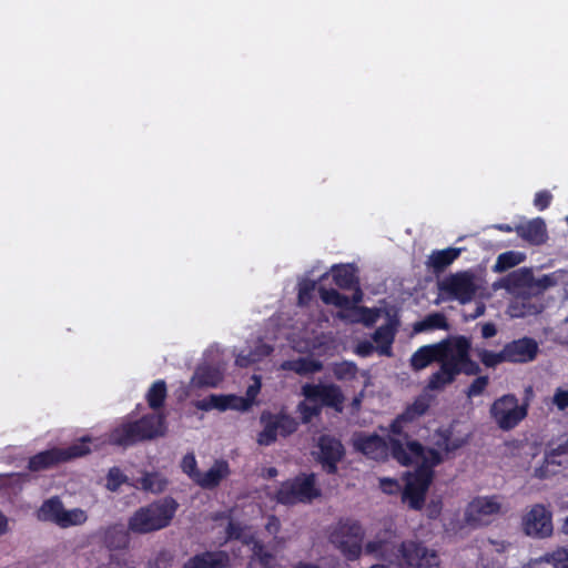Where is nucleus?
Listing matches in <instances>:
<instances>
[{
	"mask_svg": "<svg viewBox=\"0 0 568 568\" xmlns=\"http://www.w3.org/2000/svg\"><path fill=\"white\" fill-rule=\"evenodd\" d=\"M362 292L357 290L353 295V300H351V305L358 306L357 304L362 301Z\"/></svg>",
	"mask_w": 568,
	"mask_h": 568,
	"instance_id": "nucleus-61",
	"label": "nucleus"
},
{
	"mask_svg": "<svg viewBox=\"0 0 568 568\" xmlns=\"http://www.w3.org/2000/svg\"><path fill=\"white\" fill-rule=\"evenodd\" d=\"M524 568H568V551L558 549L550 555L529 561Z\"/></svg>",
	"mask_w": 568,
	"mask_h": 568,
	"instance_id": "nucleus-27",
	"label": "nucleus"
},
{
	"mask_svg": "<svg viewBox=\"0 0 568 568\" xmlns=\"http://www.w3.org/2000/svg\"><path fill=\"white\" fill-rule=\"evenodd\" d=\"M463 251L464 248L462 247H448L433 251L427 257L426 265L434 272H442L457 260Z\"/></svg>",
	"mask_w": 568,
	"mask_h": 568,
	"instance_id": "nucleus-25",
	"label": "nucleus"
},
{
	"mask_svg": "<svg viewBox=\"0 0 568 568\" xmlns=\"http://www.w3.org/2000/svg\"><path fill=\"white\" fill-rule=\"evenodd\" d=\"M334 374L338 379L354 377L356 374V367L349 363L337 364L334 367Z\"/></svg>",
	"mask_w": 568,
	"mask_h": 568,
	"instance_id": "nucleus-49",
	"label": "nucleus"
},
{
	"mask_svg": "<svg viewBox=\"0 0 568 568\" xmlns=\"http://www.w3.org/2000/svg\"><path fill=\"white\" fill-rule=\"evenodd\" d=\"M271 353V347L266 344H260L255 351L250 352L247 355L240 353L236 355L235 363L237 366L246 367L253 363L261 361L264 356Z\"/></svg>",
	"mask_w": 568,
	"mask_h": 568,
	"instance_id": "nucleus-38",
	"label": "nucleus"
},
{
	"mask_svg": "<svg viewBox=\"0 0 568 568\" xmlns=\"http://www.w3.org/2000/svg\"><path fill=\"white\" fill-rule=\"evenodd\" d=\"M429 408V398L427 396H419L415 402L409 405L406 410L399 415L390 425V432L394 435L402 433L403 424L413 422L423 416Z\"/></svg>",
	"mask_w": 568,
	"mask_h": 568,
	"instance_id": "nucleus-21",
	"label": "nucleus"
},
{
	"mask_svg": "<svg viewBox=\"0 0 568 568\" xmlns=\"http://www.w3.org/2000/svg\"><path fill=\"white\" fill-rule=\"evenodd\" d=\"M211 402H213L214 409L226 410L234 409L239 412H245V402L236 395H211Z\"/></svg>",
	"mask_w": 568,
	"mask_h": 568,
	"instance_id": "nucleus-30",
	"label": "nucleus"
},
{
	"mask_svg": "<svg viewBox=\"0 0 568 568\" xmlns=\"http://www.w3.org/2000/svg\"><path fill=\"white\" fill-rule=\"evenodd\" d=\"M562 531L564 534L568 535V517L564 520Z\"/></svg>",
	"mask_w": 568,
	"mask_h": 568,
	"instance_id": "nucleus-63",
	"label": "nucleus"
},
{
	"mask_svg": "<svg viewBox=\"0 0 568 568\" xmlns=\"http://www.w3.org/2000/svg\"><path fill=\"white\" fill-rule=\"evenodd\" d=\"M501 511L496 496H479L468 503L464 511V521L470 527L488 525Z\"/></svg>",
	"mask_w": 568,
	"mask_h": 568,
	"instance_id": "nucleus-13",
	"label": "nucleus"
},
{
	"mask_svg": "<svg viewBox=\"0 0 568 568\" xmlns=\"http://www.w3.org/2000/svg\"><path fill=\"white\" fill-rule=\"evenodd\" d=\"M252 379H253V384H251L247 387L246 395L244 397L240 396V398L245 402V412L250 410L251 407L254 405L255 398H256V396L258 395V393L261 390V379H260V377L254 375L252 377Z\"/></svg>",
	"mask_w": 568,
	"mask_h": 568,
	"instance_id": "nucleus-43",
	"label": "nucleus"
},
{
	"mask_svg": "<svg viewBox=\"0 0 568 568\" xmlns=\"http://www.w3.org/2000/svg\"><path fill=\"white\" fill-rule=\"evenodd\" d=\"M281 368L284 371H293L300 375H305L321 371L322 365L318 362L310 361L306 358H297L283 362L281 364Z\"/></svg>",
	"mask_w": 568,
	"mask_h": 568,
	"instance_id": "nucleus-31",
	"label": "nucleus"
},
{
	"mask_svg": "<svg viewBox=\"0 0 568 568\" xmlns=\"http://www.w3.org/2000/svg\"><path fill=\"white\" fill-rule=\"evenodd\" d=\"M302 394L310 402H317L320 406L326 405L336 408L337 410L342 409L343 395L341 389L332 384H305L302 387Z\"/></svg>",
	"mask_w": 568,
	"mask_h": 568,
	"instance_id": "nucleus-15",
	"label": "nucleus"
},
{
	"mask_svg": "<svg viewBox=\"0 0 568 568\" xmlns=\"http://www.w3.org/2000/svg\"><path fill=\"white\" fill-rule=\"evenodd\" d=\"M88 519L87 513L81 508L65 509L63 508L61 518L58 526L61 528H69L72 526H80Z\"/></svg>",
	"mask_w": 568,
	"mask_h": 568,
	"instance_id": "nucleus-37",
	"label": "nucleus"
},
{
	"mask_svg": "<svg viewBox=\"0 0 568 568\" xmlns=\"http://www.w3.org/2000/svg\"><path fill=\"white\" fill-rule=\"evenodd\" d=\"M517 233L524 240L536 245L544 243L547 239L546 225L541 219H534L519 225Z\"/></svg>",
	"mask_w": 568,
	"mask_h": 568,
	"instance_id": "nucleus-26",
	"label": "nucleus"
},
{
	"mask_svg": "<svg viewBox=\"0 0 568 568\" xmlns=\"http://www.w3.org/2000/svg\"><path fill=\"white\" fill-rule=\"evenodd\" d=\"M9 530V520L7 516L0 510V536Z\"/></svg>",
	"mask_w": 568,
	"mask_h": 568,
	"instance_id": "nucleus-59",
	"label": "nucleus"
},
{
	"mask_svg": "<svg viewBox=\"0 0 568 568\" xmlns=\"http://www.w3.org/2000/svg\"><path fill=\"white\" fill-rule=\"evenodd\" d=\"M442 294L462 304L469 303L474 298H489L484 278L471 271L456 272L449 274L438 282Z\"/></svg>",
	"mask_w": 568,
	"mask_h": 568,
	"instance_id": "nucleus-5",
	"label": "nucleus"
},
{
	"mask_svg": "<svg viewBox=\"0 0 568 568\" xmlns=\"http://www.w3.org/2000/svg\"><path fill=\"white\" fill-rule=\"evenodd\" d=\"M466 442V437H455L445 430H438L432 436V447L427 449H424L417 442L402 443L392 438L393 457L403 465H417V469L406 476L403 500L408 503L413 509H420L434 476L433 468L445 457L463 447Z\"/></svg>",
	"mask_w": 568,
	"mask_h": 568,
	"instance_id": "nucleus-1",
	"label": "nucleus"
},
{
	"mask_svg": "<svg viewBox=\"0 0 568 568\" xmlns=\"http://www.w3.org/2000/svg\"><path fill=\"white\" fill-rule=\"evenodd\" d=\"M123 562L124 565H129V561L128 559L125 558H120L119 556H112L111 557V567L110 568H116V567H113V566H118L120 565V562Z\"/></svg>",
	"mask_w": 568,
	"mask_h": 568,
	"instance_id": "nucleus-60",
	"label": "nucleus"
},
{
	"mask_svg": "<svg viewBox=\"0 0 568 568\" xmlns=\"http://www.w3.org/2000/svg\"><path fill=\"white\" fill-rule=\"evenodd\" d=\"M497 333L496 326L493 323H486L481 327V335L485 338H490Z\"/></svg>",
	"mask_w": 568,
	"mask_h": 568,
	"instance_id": "nucleus-57",
	"label": "nucleus"
},
{
	"mask_svg": "<svg viewBox=\"0 0 568 568\" xmlns=\"http://www.w3.org/2000/svg\"><path fill=\"white\" fill-rule=\"evenodd\" d=\"M229 561V555L224 551L205 552L191 558L183 568H224Z\"/></svg>",
	"mask_w": 568,
	"mask_h": 568,
	"instance_id": "nucleus-24",
	"label": "nucleus"
},
{
	"mask_svg": "<svg viewBox=\"0 0 568 568\" xmlns=\"http://www.w3.org/2000/svg\"><path fill=\"white\" fill-rule=\"evenodd\" d=\"M356 353L361 356H369L376 352V346L373 341H361L356 345Z\"/></svg>",
	"mask_w": 568,
	"mask_h": 568,
	"instance_id": "nucleus-53",
	"label": "nucleus"
},
{
	"mask_svg": "<svg viewBox=\"0 0 568 568\" xmlns=\"http://www.w3.org/2000/svg\"><path fill=\"white\" fill-rule=\"evenodd\" d=\"M397 322L389 318L387 324L378 327L373 334V343L376 346V353L383 356L392 355V344L395 338Z\"/></svg>",
	"mask_w": 568,
	"mask_h": 568,
	"instance_id": "nucleus-22",
	"label": "nucleus"
},
{
	"mask_svg": "<svg viewBox=\"0 0 568 568\" xmlns=\"http://www.w3.org/2000/svg\"><path fill=\"white\" fill-rule=\"evenodd\" d=\"M365 554L398 568H433L439 564L436 551L423 544L414 540L397 542L396 529L392 521H385L374 538L365 544Z\"/></svg>",
	"mask_w": 568,
	"mask_h": 568,
	"instance_id": "nucleus-3",
	"label": "nucleus"
},
{
	"mask_svg": "<svg viewBox=\"0 0 568 568\" xmlns=\"http://www.w3.org/2000/svg\"><path fill=\"white\" fill-rule=\"evenodd\" d=\"M315 288V283L308 280L301 281L298 283V302L300 304H306L311 297V293Z\"/></svg>",
	"mask_w": 568,
	"mask_h": 568,
	"instance_id": "nucleus-47",
	"label": "nucleus"
},
{
	"mask_svg": "<svg viewBox=\"0 0 568 568\" xmlns=\"http://www.w3.org/2000/svg\"><path fill=\"white\" fill-rule=\"evenodd\" d=\"M229 538L240 539L251 547L252 556L247 568H281V557L266 549L261 542L254 539L251 531L239 524L230 523L227 528Z\"/></svg>",
	"mask_w": 568,
	"mask_h": 568,
	"instance_id": "nucleus-7",
	"label": "nucleus"
},
{
	"mask_svg": "<svg viewBox=\"0 0 568 568\" xmlns=\"http://www.w3.org/2000/svg\"><path fill=\"white\" fill-rule=\"evenodd\" d=\"M326 566H334V560L332 558H322L316 564H300L294 568H324Z\"/></svg>",
	"mask_w": 568,
	"mask_h": 568,
	"instance_id": "nucleus-55",
	"label": "nucleus"
},
{
	"mask_svg": "<svg viewBox=\"0 0 568 568\" xmlns=\"http://www.w3.org/2000/svg\"><path fill=\"white\" fill-rule=\"evenodd\" d=\"M297 412L304 423H308L314 416L320 414L321 406L317 402H310L305 398L304 402L297 406Z\"/></svg>",
	"mask_w": 568,
	"mask_h": 568,
	"instance_id": "nucleus-42",
	"label": "nucleus"
},
{
	"mask_svg": "<svg viewBox=\"0 0 568 568\" xmlns=\"http://www.w3.org/2000/svg\"><path fill=\"white\" fill-rule=\"evenodd\" d=\"M166 433L165 417L162 414L144 416L139 422L125 423L109 435V442L129 446L139 440L164 436Z\"/></svg>",
	"mask_w": 568,
	"mask_h": 568,
	"instance_id": "nucleus-6",
	"label": "nucleus"
},
{
	"mask_svg": "<svg viewBox=\"0 0 568 568\" xmlns=\"http://www.w3.org/2000/svg\"><path fill=\"white\" fill-rule=\"evenodd\" d=\"M525 260V254L521 252L508 251L498 255L493 271L496 273H503L518 264H520Z\"/></svg>",
	"mask_w": 568,
	"mask_h": 568,
	"instance_id": "nucleus-33",
	"label": "nucleus"
},
{
	"mask_svg": "<svg viewBox=\"0 0 568 568\" xmlns=\"http://www.w3.org/2000/svg\"><path fill=\"white\" fill-rule=\"evenodd\" d=\"M484 312H485V305L484 304H477L474 317L481 316L484 314Z\"/></svg>",
	"mask_w": 568,
	"mask_h": 568,
	"instance_id": "nucleus-62",
	"label": "nucleus"
},
{
	"mask_svg": "<svg viewBox=\"0 0 568 568\" xmlns=\"http://www.w3.org/2000/svg\"><path fill=\"white\" fill-rule=\"evenodd\" d=\"M171 561L172 555L166 550H161L149 561V568H169Z\"/></svg>",
	"mask_w": 568,
	"mask_h": 568,
	"instance_id": "nucleus-46",
	"label": "nucleus"
},
{
	"mask_svg": "<svg viewBox=\"0 0 568 568\" xmlns=\"http://www.w3.org/2000/svg\"><path fill=\"white\" fill-rule=\"evenodd\" d=\"M521 527L525 535L531 538H547L552 534V514L541 504L531 506L523 516Z\"/></svg>",
	"mask_w": 568,
	"mask_h": 568,
	"instance_id": "nucleus-14",
	"label": "nucleus"
},
{
	"mask_svg": "<svg viewBox=\"0 0 568 568\" xmlns=\"http://www.w3.org/2000/svg\"><path fill=\"white\" fill-rule=\"evenodd\" d=\"M538 344L535 339L524 337L513 341L504 346V355L510 363H527L535 359Z\"/></svg>",
	"mask_w": 568,
	"mask_h": 568,
	"instance_id": "nucleus-16",
	"label": "nucleus"
},
{
	"mask_svg": "<svg viewBox=\"0 0 568 568\" xmlns=\"http://www.w3.org/2000/svg\"><path fill=\"white\" fill-rule=\"evenodd\" d=\"M477 356L481 363L487 367H495L500 363L507 362L506 355H504V348L496 353L487 349H480L477 352Z\"/></svg>",
	"mask_w": 568,
	"mask_h": 568,
	"instance_id": "nucleus-41",
	"label": "nucleus"
},
{
	"mask_svg": "<svg viewBox=\"0 0 568 568\" xmlns=\"http://www.w3.org/2000/svg\"><path fill=\"white\" fill-rule=\"evenodd\" d=\"M63 508L62 503L58 498H51L42 504L38 511V518L58 525Z\"/></svg>",
	"mask_w": 568,
	"mask_h": 568,
	"instance_id": "nucleus-29",
	"label": "nucleus"
},
{
	"mask_svg": "<svg viewBox=\"0 0 568 568\" xmlns=\"http://www.w3.org/2000/svg\"><path fill=\"white\" fill-rule=\"evenodd\" d=\"M551 404L560 412L568 408V385L558 386L555 388Z\"/></svg>",
	"mask_w": 568,
	"mask_h": 568,
	"instance_id": "nucleus-44",
	"label": "nucleus"
},
{
	"mask_svg": "<svg viewBox=\"0 0 568 568\" xmlns=\"http://www.w3.org/2000/svg\"><path fill=\"white\" fill-rule=\"evenodd\" d=\"M124 478L125 477L122 471L119 468L113 467L109 470L106 487L110 490H116L118 487L124 481Z\"/></svg>",
	"mask_w": 568,
	"mask_h": 568,
	"instance_id": "nucleus-48",
	"label": "nucleus"
},
{
	"mask_svg": "<svg viewBox=\"0 0 568 568\" xmlns=\"http://www.w3.org/2000/svg\"><path fill=\"white\" fill-rule=\"evenodd\" d=\"M552 195L548 191H540L535 195L534 204L539 210H545L550 204Z\"/></svg>",
	"mask_w": 568,
	"mask_h": 568,
	"instance_id": "nucleus-52",
	"label": "nucleus"
},
{
	"mask_svg": "<svg viewBox=\"0 0 568 568\" xmlns=\"http://www.w3.org/2000/svg\"><path fill=\"white\" fill-rule=\"evenodd\" d=\"M379 487L386 494H395L400 489V485L398 484V481L390 478H381Z\"/></svg>",
	"mask_w": 568,
	"mask_h": 568,
	"instance_id": "nucleus-51",
	"label": "nucleus"
},
{
	"mask_svg": "<svg viewBox=\"0 0 568 568\" xmlns=\"http://www.w3.org/2000/svg\"><path fill=\"white\" fill-rule=\"evenodd\" d=\"M488 385V377L480 376L476 378L468 388L467 395L469 397L480 395Z\"/></svg>",
	"mask_w": 568,
	"mask_h": 568,
	"instance_id": "nucleus-50",
	"label": "nucleus"
},
{
	"mask_svg": "<svg viewBox=\"0 0 568 568\" xmlns=\"http://www.w3.org/2000/svg\"><path fill=\"white\" fill-rule=\"evenodd\" d=\"M527 413L528 405L520 404L518 398L511 394L497 398L489 409L491 419L503 430L515 428L526 418Z\"/></svg>",
	"mask_w": 568,
	"mask_h": 568,
	"instance_id": "nucleus-8",
	"label": "nucleus"
},
{
	"mask_svg": "<svg viewBox=\"0 0 568 568\" xmlns=\"http://www.w3.org/2000/svg\"><path fill=\"white\" fill-rule=\"evenodd\" d=\"M139 484L145 491L160 494L166 488L168 480L159 473H144Z\"/></svg>",
	"mask_w": 568,
	"mask_h": 568,
	"instance_id": "nucleus-35",
	"label": "nucleus"
},
{
	"mask_svg": "<svg viewBox=\"0 0 568 568\" xmlns=\"http://www.w3.org/2000/svg\"><path fill=\"white\" fill-rule=\"evenodd\" d=\"M333 278L337 286L351 288L356 283L355 270L351 265L332 267Z\"/></svg>",
	"mask_w": 568,
	"mask_h": 568,
	"instance_id": "nucleus-34",
	"label": "nucleus"
},
{
	"mask_svg": "<svg viewBox=\"0 0 568 568\" xmlns=\"http://www.w3.org/2000/svg\"><path fill=\"white\" fill-rule=\"evenodd\" d=\"M540 311L539 305L531 304L526 300H515L507 307V314L514 318L536 315L540 313Z\"/></svg>",
	"mask_w": 568,
	"mask_h": 568,
	"instance_id": "nucleus-32",
	"label": "nucleus"
},
{
	"mask_svg": "<svg viewBox=\"0 0 568 568\" xmlns=\"http://www.w3.org/2000/svg\"><path fill=\"white\" fill-rule=\"evenodd\" d=\"M365 531L355 520L339 521L331 532V541L348 558L356 559L365 550Z\"/></svg>",
	"mask_w": 568,
	"mask_h": 568,
	"instance_id": "nucleus-9",
	"label": "nucleus"
},
{
	"mask_svg": "<svg viewBox=\"0 0 568 568\" xmlns=\"http://www.w3.org/2000/svg\"><path fill=\"white\" fill-rule=\"evenodd\" d=\"M222 372L216 367L200 366L192 377V384L199 387H215L222 381Z\"/></svg>",
	"mask_w": 568,
	"mask_h": 568,
	"instance_id": "nucleus-28",
	"label": "nucleus"
},
{
	"mask_svg": "<svg viewBox=\"0 0 568 568\" xmlns=\"http://www.w3.org/2000/svg\"><path fill=\"white\" fill-rule=\"evenodd\" d=\"M532 282V273L528 268H519L495 282L491 288L494 291L505 288L510 294H520L526 288H530Z\"/></svg>",
	"mask_w": 568,
	"mask_h": 568,
	"instance_id": "nucleus-17",
	"label": "nucleus"
},
{
	"mask_svg": "<svg viewBox=\"0 0 568 568\" xmlns=\"http://www.w3.org/2000/svg\"><path fill=\"white\" fill-rule=\"evenodd\" d=\"M195 407L201 410L214 409L213 402H211V395L207 398L195 402Z\"/></svg>",
	"mask_w": 568,
	"mask_h": 568,
	"instance_id": "nucleus-58",
	"label": "nucleus"
},
{
	"mask_svg": "<svg viewBox=\"0 0 568 568\" xmlns=\"http://www.w3.org/2000/svg\"><path fill=\"white\" fill-rule=\"evenodd\" d=\"M318 447L322 464L329 473H334L336 469V463L343 456L342 444L335 438L323 436L320 438Z\"/></svg>",
	"mask_w": 568,
	"mask_h": 568,
	"instance_id": "nucleus-20",
	"label": "nucleus"
},
{
	"mask_svg": "<svg viewBox=\"0 0 568 568\" xmlns=\"http://www.w3.org/2000/svg\"><path fill=\"white\" fill-rule=\"evenodd\" d=\"M165 397L166 386L163 381H156L155 383H153V385L150 387L146 394L149 406L152 409H158L159 407H161Z\"/></svg>",
	"mask_w": 568,
	"mask_h": 568,
	"instance_id": "nucleus-39",
	"label": "nucleus"
},
{
	"mask_svg": "<svg viewBox=\"0 0 568 568\" xmlns=\"http://www.w3.org/2000/svg\"><path fill=\"white\" fill-rule=\"evenodd\" d=\"M280 527H281V524L276 517H274V516L268 517L267 523L265 525V529L271 535H276L280 531Z\"/></svg>",
	"mask_w": 568,
	"mask_h": 568,
	"instance_id": "nucleus-56",
	"label": "nucleus"
},
{
	"mask_svg": "<svg viewBox=\"0 0 568 568\" xmlns=\"http://www.w3.org/2000/svg\"><path fill=\"white\" fill-rule=\"evenodd\" d=\"M446 317L440 313H433L426 316L423 321L414 324V332L420 333L429 329H447Z\"/></svg>",
	"mask_w": 568,
	"mask_h": 568,
	"instance_id": "nucleus-36",
	"label": "nucleus"
},
{
	"mask_svg": "<svg viewBox=\"0 0 568 568\" xmlns=\"http://www.w3.org/2000/svg\"><path fill=\"white\" fill-rule=\"evenodd\" d=\"M320 496L314 474H302L283 483L276 493V500L283 505L310 503Z\"/></svg>",
	"mask_w": 568,
	"mask_h": 568,
	"instance_id": "nucleus-10",
	"label": "nucleus"
},
{
	"mask_svg": "<svg viewBox=\"0 0 568 568\" xmlns=\"http://www.w3.org/2000/svg\"><path fill=\"white\" fill-rule=\"evenodd\" d=\"M231 474L230 466L225 460H215L213 465L205 471H201L196 476L195 484L203 489H213Z\"/></svg>",
	"mask_w": 568,
	"mask_h": 568,
	"instance_id": "nucleus-19",
	"label": "nucleus"
},
{
	"mask_svg": "<svg viewBox=\"0 0 568 568\" xmlns=\"http://www.w3.org/2000/svg\"><path fill=\"white\" fill-rule=\"evenodd\" d=\"M179 504L171 497H164L136 509L129 518L128 528L133 534L144 535L170 526Z\"/></svg>",
	"mask_w": 568,
	"mask_h": 568,
	"instance_id": "nucleus-4",
	"label": "nucleus"
},
{
	"mask_svg": "<svg viewBox=\"0 0 568 568\" xmlns=\"http://www.w3.org/2000/svg\"><path fill=\"white\" fill-rule=\"evenodd\" d=\"M197 463L193 454H186L181 463L182 470L195 483L196 476L200 475Z\"/></svg>",
	"mask_w": 568,
	"mask_h": 568,
	"instance_id": "nucleus-45",
	"label": "nucleus"
},
{
	"mask_svg": "<svg viewBox=\"0 0 568 568\" xmlns=\"http://www.w3.org/2000/svg\"><path fill=\"white\" fill-rule=\"evenodd\" d=\"M536 475H537L538 477H545V476H546V474H545V471L542 470V468H538V469H536Z\"/></svg>",
	"mask_w": 568,
	"mask_h": 568,
	"instance_id": "nucleus-64",
	"label": "nucleus"
},
{
	"mask_svg": "<svg viewBox=\"0 0 568 568\" xmlns=\"http://www.w3.org/2000/svg\"><path fill=\"white\" fill-rule=\"evenodd\" d=\"M470 342L464 336H454L436 344L419 347L410 357L414 371L426 368L438 362L440 367L432 374L427 387L432 390L444 388L460 373L473 374L476 364L469 357Z\"/></svg>",
	"mask_w": 568,
	"mask_h": 568,
	"instance_id": "nucleus-2",
	"label": "nucleus"
},
{
	"mask_svg": "<svg viewBox=\"0 0 568 568\" xmlns=\"http://www.w3.org/2000/svg\"><path fill=\"white\" fill-rule=\"evenodd\" d=\"M320 295L325 304H332L338 307L339 311L344 310L347 305L351 304V300L348 297L339 294L335 290L321 288Z\"/></svg>",
	"mask_w": 568,
	"mask_h": 568,
	"instance_id": "nucleus-40",
	"label": "nucleus"
},
{
	"mask_svg": "<svg viewBox=\"0 0 568 568\" xmlns=\"http://www.w3.org/2000/svg\"><path fill=\"white\" fill-rule=\"evenodd\" d=\"M260 423L263 429L257 435V444L270 446L276 442L277 436H290L296 432L298 423L295 418L284 412L273 414L264 410L260 416Z\"/></svg>",
	"mask_w": 568,
	"mask_h": 568,
	"instance_id": "nucleus-11",
	"label": "nucleus"
},
{
	"mask_svg": "<svg viewBox=\"0 0 568 568\" xmlns=\"http://www.w3.org/2000/svg\"><path fill=\"white\" fill-rule=\"evenodd\" d=\"M92 442L91 437H83L80 442L73 444L68 449L53 448L41 452L30 458L29 468L33 471L49 468L55 464L68 462L75 457H81L90 452L87 443Z\"/></svg>",
	"mask_w": 568,
	"mask_h": 568,
	"instance_id": "nucleus-12",
	"label": "nucleus"
},
{
	"mask_svg": "<svg viewBox=\"0 0 568 568\" xmlns=\"http://www.w3.org/2000/svg\"><path fill=\"white\" fill-rule=\"evenodd\" d=\"M337 316L346 322L364 323L369 326L378 320L379 311L349 304L344 310L339 311Z\"/></svg>",
	"mask_w": 568,
	"mask_h": 568,
	"instance_id": "nucleus-23",
	"label": "nucleus"
},
{
	"mask_svg": "<svg viewBox=\"0 0 568 568\" xmlns=\"http://www.w3.org/2000/svg\"><path fill=\"white\" fill-rule=\"evenodd\" d=\"M354 446L367 457L378 460L387 456V444L377 435H359L354 439Z\"/></svg>",
	"mask_w": 568,
	"mask_h": 568,
	"instance_id": "nucleus-18",
	"label": "nucleus"
},
{
	"mask_svg": "<svg viewBox=\"0 0 568 568\" xmlns=\"http://www.w3.org/2000/svg\"><path fill=\"white\" fill-rule=\"evenodd\" d=\"M485 550L495 551L498 554L504 552L507 549V544L503 540L488 539L483 544Z\"/></svg>",
	"mask_w": 568,
	"mask_h": 568,
	"instance_id": "nucleus-54",
	"label": "nucleus"
}]
</instances>
